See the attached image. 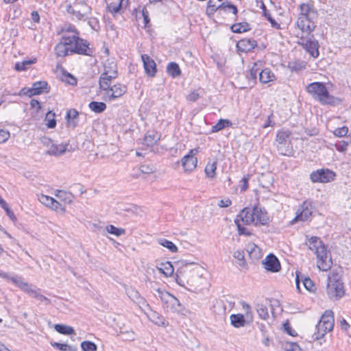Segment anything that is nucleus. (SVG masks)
Wrapping results in <instances>:
<instances>
[{
	"instance_id": "f257e3e1",
	"label": "nucleus",
	"mask_w": 351,
	"mask_h": 351,
	"mask_svg": "<svg viewBox=\"0 0 351 351\" xmlns=\"http://www.w3.org/2000/svg\"><path fill=\"white\" fill-rule=\"evenodd\" d=\"M306 92L313 99L323 106H336L341 103V99L330 94L323 82H314L306 87Z\"/></svg>"
},
{
	"instance_id": "f03ea898",
	"label": "nucleus",
	"mask_w": 351,
	"mask_h": 351,
	"mask_svg": "<svg viewBox=\"0 0 351 351\" xmlns=\"http://www.w3.org/2000/svg\"><path fill=\"white\" fill-rule=\"evenodd\" d=\"M309 250L313 251L317 258V266L322 271L330 269L332 262L330 251L319 237H311L308 241Z\"/></svg>"
},
{
	"instance_id": "7ed1b4c3",
	"label": "nucleus",
	"mask_w": 351,
	"mask_h": 351,
	"mask_svg": "<svg viewBox=\"0 0 351 351\" xmlns=\"http://www.w3.org/2000/svg\"><path fill=\"white\" fill-rule=\"evenodd\" d=\"M327 293L333 300H338L345 295L342 275L337 269H333L328 276Z\"/></svg>"
},
{
	"instance_id": "20e7f679",
	"label": "nucleus",
	"mask_w": 351,
	"mask_h": 351,
	"mask_svg": "<svg viewBox=\"0 0 351 351\" xmlns=\"http://www.w3.org/2000/svg\"><path fill=\"white\" fill-rule=\"evenodd\" d=\"M334 324L333 312L330 310H326L315 326L316 331L312 335V339L313 341H319L323 339L327 332L332 330Z\"/></svg>"
},
{
	"instance_id": "39448f33",
	"label": "nucleus",
	"mask_w": 351,
	"mask_h": 351,
	"mask_svg": "<svg viewBox=\"0 0 351 351\" xmlns=\"http://www.w3.org/2000/svg\"><path fill=\"white\" fill-rule=\"evenodd\" d=\"M156 292L155 297L160 298L165 310L172 312H179L181 311L182 305L179 300L174 295L160 288L156 289Z\"/></svg>"
},
{
	"instance_id": "423d86ee",
	"label": "nucleus",
	"mask_w": 351,
	"mask_h": 351,
	"mask_svg": "<svg viewBox=\"0 0 351 351\" xmlns=\"http://www.w3.org/2000/svg\"><path fill=\"white\" fill-rule=\"evenodd\" d=\"M69 37L72 41L71 49L70 50L72 54L93 56V49L89 47L90 43L87 40L83 39L77 35H71Z\"/></svg>"
},
{
	"instance_id": "0eeeda50",
	"label": "nucleus",
	"mask_w": 351,
	"mask_h": 351,
	"mask_svg": "<svg viewBox=\"0 0 351 351\" xmlns=\"http://www.w3.org/2000/svg\"><path fill=\"white\" fill-rule=\"evenodd\" d=\"M291 135V132L289 130H281L277 132L276 141L278 142L277 149L280 154L290 156L292 154Z\"/></svg>"
},
{
	"instance_id": "6e6552de",
	"label": "nucleus",
	"mask_w": 351,
	"mask_h": 351,
	"mask_svg": "<svg viewBox=\"0 0 351 351\" xmlns=\"http://www.w3.org/2000/svg\"><path fill=\"white\" fill-rule=\"evenodd\" d=\"M307 37L301 36L297 41V44L301 46L313 58L319 56V44L313 34H308Z\"/></svg>"
},
{
	"instance_id": "1a4fd4ad",
	"label": "nucleus",
	"mask_w": 351,
	"mask_h": 351,
	"mask_svg": "<svg viewBox=\"0 0 351 351\" xmlns=\"http://www.w3.org/2000/svg\"><path fill=\"white\" fill-rule=\"evenodd\" d=\"M67 13L75 16L78 20L85 21V17L91 12V8L86 3L75 0L73 4H68L66 7Z\"/></svg>"
},
{
	"instance_id": "9d476101",
	"label": "nucleus",
	"mask_w": 351,
	"mask_h": 351,
	"mask_svg": "<svg viewBox=\"0 0 351 351\" xmlns=\"http://www.w3.org/2000/svg\"><path fill=\"white\" fill-rule=\"evenodd\" d=\"M336 177V173L329 169L322 168L313 171L310 174V179L313 183H328L333 181Z\"/></svg>"
},
{
	"instance_id": "9b49d317",
	"label": "nucleus",
	"mask_w": 351,
	"mask_h": 351,
	"mask_svg": "<svg viewBox=\"0 0 351 351\" xmlns=\"http://www.w3.org/2000/svg\"><path fill=\"white\" fill-rule=\"evenodd\" d=\"M72 46V41L69 36L64 34L60 39L58 43L54 47V51L56 58H64L67 56L72 55L70 52Z\"/></svg>"
},
{
	"instance_id": "f8f14e48",
	"label": "nucleus",
	"mask_w": 351,
	"mask_h": 351,
	"mask_svg": "<svg viewBox=\"0 0 351 351\" xmlns=\"http://www.w3.org/2000/svg\"><path fill=\"white\" fill-rule=\"evenodd\" d=\"M49 86L45 81L36 82L32 84V88H23L21 90L19 95H28L32 97L42 94L43 93H49Z\"/></svg>"
},
{
	"instance_id": "ddd939ff",
	"label": "nucleus",
	"mask_w": 351,
	"mask_h": 351,
	"mask_svg": "<svg viewBox=\"0 0 351 351\" xmlns=\"http://www.w3.org/2000/svg\"><path fill=\"white\" fill-rule=\"evenodd\" d=\"M312 215V205L311 203L307 201H304L299 207L296 216L291 221V224H294L296 222L306 221H307Z\"/></svg>"
},
{
	"instance_id": "4468645a",
	"label": "nucleus",
	"mask_w": 351,
	"mask_h": 351,
	"mask_svg": "<svg viewBox=\"0 0 351 351\" xmlns=\"http://www.w3.org/2000/svg\"><path fill=\"white\" fill-rule=\"evenodd\" d=\"M317 18V17L299 16L296 23L297 26L302 32L311 34L317 26L315 21Z\"/></svg>"
},
{
	"instance_id": "2eb2a0df",
	"label": "nucleus",
	"mask_w": 351,
	"mask_h": 351,
	"mask_svg": "<svg viewBox=\"0 0 351 351\" xmlns=\"http://www.w3.org/2000/svg\"><path fill=\"white\" fill-rule=\"evenodd\" d=\"M199 152V148L192 149L182 158V165L186 171H192L197 167V158L195 156Z\"/></svg>"
},
{
	"instance_id": "dca6fc26",
	"label": "nucleus",
	"mask_w": 351,
	"mask_h": 351,
	"mask_svg": "<svg viewBox=\"0 0 351 351\" xmlns=\"http://www.w3.org/2000/svg\"><path fill=\"white\" fill-rule=\"evenodd\" d=\"M253 211L254 213V225L256 226L259 225H268L269 223V217L265 208L255 206L253 208Z\"/></svg>"
},
{
	"instance_id": "f3484780",
	"label": "nucleus",
	"mask_w": 351,
	"mask_h": 351,
	"mask_svg": "<svg viewBox=\"0 0 351 351\" xmlns=\"http://www.w3.org/2000/svg\"><path fill=\"white\" fill-rule=\"evenodd\" d=\"M141 60L146 75L151 77H154L157 73L156 64L154 60L147 54H142Z\"/></svg>"
},
{
	"instance_id": "a211bd4d",
	"label": "nucleus",
	"mask_w": 351,
	"mask_h": 351,
	"mask_svg": "<svg viewBox=\"0 0 351 351\" xmlns=\"http://www.w3.org/2000/svg\"><path fill=\"white\" fill-rule=\"evenodd\" d=\"M264 267L266 270L275 273L280 271L281 267L278 258L273 254H269L263 261Z\"/></svg>"
},
{
	"instance_id": "6ab92c4d",
	"label": "nucleus",
	"mask_w": 351,
	"mask_h": 351,
	"mask_svg": "<svg viewBox=\"0 0 351 351\" xmlns=\"http://www.w3.org/2000/svg\"><path fill=\"white\" fill-rule=\"evenodd\" d=\"M43 141L45 144H47L48 145L51 144L46 154L51 156H60L63 154L65 153L68 146L67 144L55 145L53 143L52 141L48 138H45Z\"/></svg>"
},
{
	"instance_id": "aec40b11",
	"label": "nucleus",
	"mask_w": 351,
	"mask_h": 351,
	"mask_svg": "<svg viewBox=\"0 0 351 351\" xmlns=\"http://www.w3.org/2000/svg\"><path fill=\"white\" fill-rule=\"evenodd\" d=\"M257 46V42L253 38H243L237 43V51L241 53H247Z\"/></svg>"
},
{
	"instance_id": "412c9836",
	"label": "nucleus",
	"mask_w": 351,
	"mask_h": 351,
	"mask_svg": "<svg viewBox=\"0 0 351 351\" xmlns=\"http://www.w3.org/2000/svg\"><path fill=\"white\" fill-rule=\"evenodd\" d=\"M110 94H107L108 99L112 101L123 95L127 92V87L121 84H116L110 88Z\"/></svg>"
},
{
	"instance_id": "4be33fe9",
	"label": "nucleus",
	"mask_w": 351,
	"mask_h": 351,
	"mask_svg": "<svg viewBox=\"0 0 351 351\" xmlns=\"http://www.w3.org/2000/svg\"><path fill=\"white\" fill-rule=\"evenodd\" d=\"M114 79V75H108V71H107L106 69L104 73H102L99 77V88L102 90L106 91V93H109L110 88L112 87L111 85V81L112 80Z\"/></svg>"
},
{
	"instance_id": "5701e85b",
	"label": "nucleus",
	"mask_w": 351,
	"mask_h": 351,
	"mask_svg": "<svg viewBox=\"0 0 351 351\" xmlns=\"http://www.w3.org/2000/svg\"><path fill=\"white\" fill-rule=\"evenodd\" d=\"M240 218V222H242L244 225H250L251 223L254 224V213L253 208H244L237 217Z\"/></svg>"
},
{
	"instance_id": "b1692460",
	"label": "nucleus",
	"mask_w": 351,
	"mask_h": 351,
	"mask_svg": "<svg viewBox=\"0 0 351 351\" xmlns=\"http://www.w3.org/2000/svg\"><path fill=\"white\" fill-rule=\"evenodd\" d=\"M160 137L161 134L159 132L155 130L148 131L145 134L143 144L148 147H152L160 140Z\"/></svg>"
},
{
	"instance_id": "393cba45",
	"label": "nucleus",
	"mask_w": 351,
	"mask_h": 351,
	"mask_svg": "<svg viewBox=\"0 0 351 351\" xmlns=\"http://www.w3.org/2000/svg\"><path fill=\"white\" fill-rule=\"evenodd\" d=\"M147 317L152 322L158 326L165 328L169 325V322L165 320L162 315L152 309L147 313Z\"/></svg>"
},
{
	"instance_id": "a878e982",
	"label": "nucleus",
	"mask_w": 351,
	"mask_h": 351,
	"mask_svg": "<svg viewBox=\"0 0 351 351\" xmlns=\"http://www.w3.org/2000/svg\"><path fill=\"white\" fill-rule=\"evenodd\" d=\"M79 112L75 108L66 111L65 119L68 126L75 128L78 125Z\"/></svg>"
},
{
	"instance_id": "bb28decb",
	"label": "nucleus",
	"mask_w": 351,
	"mask_h": 351,
	"mask_svg": "<svg viewBox=\"0 0 351 351\" xmlns=\"http://www.w3.org/2000/svg\"><path fill=\"white\" fill-rule=\"evenodd\" d=\"M0 277L3 279L11 280L12 282L17 285L21 289H26L27 288L29 287L28 283L23 282L22 278L17 276H14L10 277V276L8 273H5V272L0 270Z\"/></svg>"
},
{
	"instance_id": "cd10ccee",
	"label": "nucleus",
	"mask_w": 351,
	"mask_h": 351,
	"mask_svg": "<svg viewBox=\"0 0 351 351\" xmlns=\"http://www.w3.org/2000/svg\"><path fill=\"white\" fill-rule=\"evenodd\" d=\"M223 0H209L207 3L206 14L209 16H213L217 10H221V2Z\"/></svg>"
},
{
	"instance_id": "c85d7f7f",
	"label": "nucleus",
	"mask_w": 351,
	"mask_h": 351,
	"mask_svg": "<svg viewBox=\"0 0 351 351\" xmlns=\"http://www.w3.org/2000/svg\"><path fill=\"white\" fill-rule=\"evenodd\" d=\"M276 78L274 74L269 68L262 69L259 72V81L262 84H267L274 80Z\"/></svg>"
},
{
	"instance_id": "c756f323",
	"label": "nucleus",
	"mask_w": 351,
	"mask_h": 351,
	"mask_svg": "<svg viewBox=\"0 0 351 351\" xmlns=\"http://www.w3.org/2000/svg\"><path fill=\"white\" fill-rule=\"evenodd\" d=\"M300 13L299 16L317 17V12L307 3H302L300 5Z\"/></svg>"
},
{
	"instance_id": "7c9ffc66",
	"label": "nucleus",
	"mask_w": 351,
	"mask_h": 351,
	"mask_svg": "<svg viewBox=\"0 0 351 351\" xmlns=\"http://www.w3.org/2000/svg\"><path fill=\"white\" fill-rule=\"evenodd\" d=\"M167 73L173 78L180 76L181 70L178 64L174 62H169L167 66Z\"/></svg>"
},
{
	"instance_id": "2f4dec72",
	"label": "nucleus",
	"mask_w": 351,
	"mask_h": 351,
	"mask_svg": "<svg viewBox=\"0 0 351 351\" xmlns=\"http://www.w3.org/2000/svg\"><path fill=\"white\" fill-rule=\"evenodd\" d=\"M232 123L229 119H220L218 122L212 127L211 133L218 132L226 128L232 126Z\"/></svg>"
},
{
	"instance_id": "473e14b6",
	"label": "nucleus",
	"mask_w": 351,
	"mask_h": 351,
	"mask_svg": "<svg viewBox=\"0 0 351 351\" xmlns=\"http://www.w3.org/2000/svg\"><path fill=\"white\" fill-rule=\"evenodd\" d=\"M230 318L231 324L235 328L244 326L246 324V320L242 314H232Z\"/></svg>"
},
{
	"instance_id": "72a5a7b5",
	"label": "nucleus",
	"mask_w": 351,
	"mask_h": 351,
	"mask_svg": "<svg viewBox=\"0 0 351 351\" xmlns=\"http://www.w3.org/2000/svg\"><path fill=\"white\" fill-rule=\"evenodd\" d=\"M56 195L58 199L66 204H71L75 198L74 195L71 192L63 190L57 191Z\"/></svg>"
},
{
	"instance_id": "f704fd0d",
	"label": "nucleus",
	"mask_w": 351,
	"mask_h": 351,
	"mask_svg": "<svg viewBox=\"0 0 351 351\" xmlns=\"http://www.w3.org/2000/svg\"><path fill=\"white\" fill-rule=\"evenodd\" d=\"M158 270L163 274L165 276H171L174 271L173 267L169 261L161 263L160 266L158 267Z\"/></svg>"
},
{
	"instance_id": "c9c22d12",
	"label": "nucleus",
	"mask_w": 351,
	"mask_h": 351,
	"mask_svg": "<svg viewBox=\"0 0 351 351\" xmlns=\"http://www.w3.org/2000/svg\"><path fill=\"white\" fill-rule=\"evenodd\" d=\"M89 108L95 113H101L106 109V104L102 101H93L88 104Z\"/></svg>"
},
{
	"instance_id": "e433bc0d",
	"label": "nucleus",
	"mask_w": 351,
	"mask_h": 351,
	"mask_svg": "<svg viewBox=\"0 0 351 351\" xmlns=\"http://www.w3.org/2000/svg\"><path fill=\"white\" fill-rule=\"evenodd\" d=\"M217 161L215 160L210 162V161L206 165L204 171L206 176L209 178H214L216 176Z\"/></svg>"
},
{
	"instance_id": "4c0bfd02",
	"label": "nucleus",
	"mask_w": 351,
	"mask_h": 351,
	"mask_svg": "<svg viewBox=\"0 0 351 351\" xmlns=\"http://www.w3.org/2000/svg\"><path fill=\"white\" fill-rule=\"evenodd\" d=\"M306 63L302 60H293L290 61L288 63V68L290 69L292 71H300L306 69Z\"/></svg>"
},
{
	"instance_id": "58836bf2",
	"label": "nucleus",
	"mask_w": 351,
	"mask_h": 351,
	"mask_svg": "<svg viewBox=\"0 0 351 351\" xmlns=\"http://www.w3.org/2000/svg\"><path fill=\"white\" fill-rule=\"evenodd\" d=\"M230 29L232 32L237 34L245 32L250 29V25L246 22L233 24Z\"/></svg>"
},
{
	"instance_id": "ea45409f",
	"label": "nucleus",
	"mask_w": 351,
	"mask_h": 351,
	"mask_svg": "<svg viewBox=\"0 0 351 351\" xmlns=\"http://www.w3.org/2000/svg\"><path fill=\"white\" fill-rule=\"evenodd\" d=\"M54 328L58 332L62 335H69L75 333L73 327L64 324H57L54 326Z\"/></svg>"
},
{
	"instance_id": "a19ab883",
	"label": "nucleus",
	"mask_w": 351,
	"mask_h": 351,
	"mask_svg": "<svg viewBox=\"0 0 351 351\" xmlns=\"http://www.w3.org/2000/svg\"><path fill=\"white\" fill-rule=\"evenodd\" d=\"M261 9L263 10L264 16L271 23V27L277 29H280V25L271 16L264 3L262 4Z\"/></svg>"
},
{
	"instance_id": "79ce46f5",
	"label": "nucleus",
	"mask_w": 351,
	"mask_h": 351,
	"mask_svg": "<svg viewBox=\"0 0 351 351\" xmlns=\"http://www.w3.org/2000/svg\"><path fill=\"white\" fill-rule=\"evenodd\" d=\"M36 58L18 62L15 64L14 69L18 71H25L30 65L36 63Z\"/></svg>"
},
{
	"instance_id": "37998d69",
	"label": "nucleus",
	"mask_w": 351,
	"mask_h": 351,
	"mask_svg": "<svg viewBox=\"0 0 351 351\" xmlns=\"http://www.w3.org/2000/svg\"><path fill=\"white\" fill-rule=\"evenodd\" d=\"M158 242L160 245L167 248L171 252H178L177 246L171 241H169L164 238H161L158 240Z\"/></svg>"
},
{
	"instance_id": "c03bdc74",
	"label": "nucleus",
	"mask_w": 351,
	"mask_h": 351,
	"mask_svg": "<svg viewBox=\"0 0 351 351\" xmlns=\"http://www.w3.org/2000/svg\"><path fill=\"white\" fill-rule=\"evenodd\" d=\"M51 346L60 351H76V348L67 343H60L58 342H51Z\"/></svg>"
},
{
	"instance_id": "a18cd8bd",
	"label": "nucleus",
	"mask_w": 351,
	"mask_h": 351,
	"mask_svg": "<svg viewBox=\"0 0 351 351\" xmlns=\"http://www.w3.org/2000/svg\"><path fill=\"white\" fill-rule=\"evenodd\" d=\"M256 311L261 319L266 320L269 318L268 309L264 304H258L256 305Z\"/></svg>"
},
{
	"instance_id": "49530a36",
	"label": "nucleus",
	"mask_w": 351,
	"mask_h": 351,
	"mask_svg": "<svg viewBox=\"0 0 351 351\" xmlns=\"http://www.w3.org/2000/svg\"><path fill=\"white\" fill-rule=\"evenodd\" d=\"M234 223L237 226L239 235L250 236L252 234V233L247 228L243 226L244 224H242L239 219L236 218L234 219Z\"/></svg>"
},
{
	"instance_id": "de8ad7c7",
	"label": "nucleus",
	"mask_w": 351,
	"mask_h": 351,
	"mask_svg": "<svg viewBox=\"0 0 351 351\" xmlns=\"http://www.w3.org/2000/svg\"><path fill=\"white\" fill-rule=\"evenodd\" d=\"M233 256L238 261V265L241 267L246 266L244 252L242 250H237L234 252Z\"/></svg>"
},
{
	"instance_id": "09e8293b",
	"label": "nucleus",
	"mask_w": 351,
	"mask_h": 351,
	"mask_svg": "<svg viewBox=\"0 0 351 351\" xmlns=\"http://www.w3.org/2000/svg\"><path fill=\"white\" fill-rule=\"evenodd\" d=\"M81 348L83 351H97V345L90 341H84L81 343Z\"/></svg>"
},
{
	"instance_id": "8fccbe9b",
	"label": "nucleus",
	"mask_w": 351,
	"mask_h": 351,
	"mask_svg": "<svg viewBox=\"0 0 351 351\" xmlns=\"http://www.w3.org/2000/svg\"><path fill=\"white\" fill-rule=\"evenodd\" d=\"M0 206L6 212L7 215L13 221L16 220L14 213L11 210L7 204V202L0 197Z\"/></svg>"
},
{
	"instance_id": "3c124183",
	"label": "nucleus",
	"mask_w": 351,
	"mask_h": 351,
	"mask_svg": "<svg viewBox=\"0 0 351 351\" xmlns=\"http://www.w3.org/2000/svg\"><path fill=\"white\" fill-rule=\"evenodd\" d=\"M221 5H222V7L221 8V10H224V11L230 10L232 12V13L234 14H237L238 13V9H237V6L228 1H223V2H221Z\"/></svg>"
},
{
	"instance_id": "603ef678",
	"label": "nucleus",
	"mask_w": 351,
	"mask_h": 351,
	"mask_svg": "<svg viewBox=\"0 0 351 351\" xmlns=\"http://www.w3.org/2000/svg\"><path fill=\"white\" fill-rule=\"evenodd\" d=\"M86 20H88V25L95 31L99 32L100 29V25L99 20L95 17H85Z\"/></svg>"
},
{
	"instance_id": "864d4df0",
	"label": "nucleus",
	"mask_w": 351,
	"mask_h": 351,
	"mask_svg": "<svg viewBox=\"0 0 351 351\" xmlns=\"http://www.w3.org/2000/svg\"><path fill=\"white\" fill-rule=\"evenodd\" d=\"M106 230H107L108 232H109L112 234H114L115 236H117V237L121 236V235L125 234V232L124 229L117 228L113 225L108 226L106 227Z\"/></svg>"
},
{
	"instance_id": "5fc2aeb1",
	"label": "nucleus",
	"mask_w": 351,
	"mask_h": 351,
	"mask_svg": "<svg viewBox=\"0 0 351 351\" xmlns=\"http://www.w3.org/2000/svg\"><path fill=\"white\" fill-rule=\"evenodd\" d=\"M39 201L44 205L48 207H51L55 202V199L45 195H42L39 198Z\"/></svg>"
},
{
	"instance_id": "6e6d98bb",
	"label": "nucleus",
	"mask_w": 351,
	"mask_h": 351,
	"mask_svg": "<svg viewBox=\"0 0 351 351\" xmlns=\"http://www.w3.org/2000/svg\"><path fill=\"white\" fill-rule=\"evenodd\" d=\"M29 292H31L32 293V295L34 298H36L37 300L41 301V302H45V304H50V300L49 298H47V297H45V295L39 293L38 291H34V290H30L29 291Z\"/></svg>"
},
{
	"instance_id": "4d7b16f0",
	"label": "nucleus",
	"mask_w": 351,
	"mask_h": 351,
	"mask_svg": "<svg viewBox=\"0 0 351 351\" xmlns=\"http://www.w3.org/2000/svg\"><path fill=\"white\" fill-rule=\"evenodd\" d=\"M55 114L51 111L48 112L46 115V119H49V121L47 124L49 128H54L56 126V120L54 119Z\"/></svg>"
},
{
	"instance_id": "13d9d810",
	"label": "nucleus",
	"mask_w": 351,
	"mask_h": 351,
	"mask_svg": "<svg viewBox=\"0 0 351 351\" xmlns=\"http://www.w3.org/2000/svg\"><path fill=\"white\" fill-rule=\"evenodd\" d=\"M260 69L258 67V64L256 63H254L253 66L250 69V78L254 82L256 80L257 74H259ZM249 77V76H247Z\"/></svg>"
},
{
	"instance_id": "bf43d9fd",
	"label": "nucleus",
	"mask_w": 351,
	"mask_h": 351,
	"mask_svg": "<svg viewBox=\"0 0 351 351\" xmlns=\"http://www.w3.org/2000/svg\"><path fill=\"white\" fill-rule=\"evenodd\" d=\"M283 329L290 336L295 337L298 335L297 332L291 328L289 321H287L283 324Z\"/></svg>"
},
{
	"instance_id": "052dcab7",
	"label": "nucleus",
	"mask_w": 351,
	"mask_h": 351,
	"mask_svg": "<svg viewBox=\"0 0 351 351\" xmlns=\"http://www.w3.org/2000/svg\"><path fill=\"white\" fill-rule=\"evenodd\" d=\"M348 132V128L346 126L338 128L334 131V134L336 136L343 137L345 136Z\"/></svg>"
},
{
	"instance_id": "680f3d73",
	"label": "nucleus",
	"mask_w": 351,
	"mask_h": 351,
	"mask_svg": "<svg viewBox=\"0 0 351 351\" xmlns=\"http://www.w3.org/2000/svg\"><path fill=\"white\" fill-rule=\"evenodd\" d=\"M348 143L345 141H340L335 144L336 149L340 152H344L347 150Z\"/></svg>"
},
{
	"instance_id": "e2e57ef3",
	"label": "nucleus",
	"mask_w": 351,
	"mask_h": 351,
	"mask_svg": "<svg viewBox=\"0 0 351 351\" xmlns=\"http://www.w3.org/2000/svg\"><path fill=\"white\" fill-rule=\"evenodd\" d=\"M108 9L110 12L112 14H117L119 12L122 8L119 3L117 4L115 3H111L109 5H108Z\"/></svg>"
},
{
	"instance_id": "0e129e2a",
	"label": "nucleus",
	"mask_w": 351,
	"mask_h": 351,
	"mask_svg": "<svg viewBox=\"0 0 351 351\" xmlns=\"http://www.w3.org/2000/svg\"><path fill=\"white\" fill-rule=\"evenodd\" d=\"M10 137V132L8 130L0 129V143H3L8 141Z\"/></svg>"
},
{
	"instance_id": "69168bd1",
	"label": "nucleus",
	"mask_w": 351,
	"mask_h": 351,
	"mask_svg": "<svg viewBox=\"0 0 351 351\" xmlns=\"http://www.w3.org/2000/svg\"><path fill=\"white\" fill-rule=\"evenodd\" d=\"M65 79L63 81L66 82L70 85L75 86L77 84V79L71 73H67L65 75Z\"/></svg>"
},
{
	"instance_id": "338daca9",
	"label": "nucleus",
	"mask_w": 351,
	"mask_h": 351,
	"mask_svg": "<svg viewBox=\"0 0 351 351\" xmlns=\"http://www.w3.org/2000/svg\"><path fill=\"white\" fill-rule=\"evenodd\" d=\"M287 351H302V348L297 343L291 342L287 343Z\"/></svg>"
},
{
	"instance_id": "774afa93",
	"label": "nucleus",
	"mask_w": 351,
	"mask_h": 351,
	"mask_svg": "<svg viewBox=\"0 0 351 351\" xmlns=\"http://www.w3.org/2000/svg\"><path fill=\"white\" fill-rule=\"evenodd\" d=\"M199 98V94L197 90H194L191 91L187 96L186 99L190 101H196Z\"/></svg>"
}]
</instances>
